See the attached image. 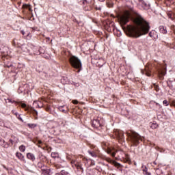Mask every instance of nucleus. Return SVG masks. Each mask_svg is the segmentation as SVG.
Masks as SVG:
<instances>
[{
	"instance_id": "39448f33",
	"label": "nucleus",
	"mask_w": 175,
	"mask_h": 175,
	"mask_svg": "<svg viewBox=\"0 0 175 175\" xmlns=\"http://www.w3.org/2000/svg\"><path fill=\"white\" fill-rule=\"evenodd\" d=\"M115 135L117 139H119L120 142H125V137L124 136V132L121 131H116Z\"/></svg>"
},
{
	"instance_id": "2eb2a0df",
	"label": "nucleus",
	"mask_w": 175,
	"mask_h": 175,
	"mask_svg": "<svg viewBox=\"0 0 175 175\" xmlns=\"http://www.w3.org/2000/svg\"><path fill=\"white\" fill-rule=\"evenodd\" d=\"M142 171H143V174H145V175H151V173H150V172H147V167L145 166L144 165H142Z\"/></svg>"
},
{
	"instance_id": "de8ad7c7",
	"label": "nucleus",
	"mask_w": 175,
	"mask_h": 175,
	"mask_svg": "<svg viewBox=\"0 0 175 175\" xmlns=\"http://www.w3.org/2000/svg\"><path fill=\"white\" fill-rule=\"evenodd\" d=\"M92 165H95V163H94V161H92Z\"/></svg>"
},
{
	"instance_id": "4be33fe9",
	"label": "nucleus",
	"mask_w": 175,
	"mask_h": 175,
	"mask_svg": "<svg viewBox=\"0 0 175 175\" xmlns=\"http://www.w3.org/2000/svg\"><path fill=\"white\" fill-rule=\"evenodd\" d=\"M5 68H12L13 64L12 62H8L4 65Z\"/></svg>"
},
{
	"instance_id": "3c124183",
	"label": "nucleus",
	"mask_w": 175,
	"mask_h": 175,
	"mask_svg": "<svg viewBox=\"0 0 175 175\" xmlns=\"http://www.w3.org/2000/svg\"><path fill=\"white\" fill-rule=\"evenodd\" d=\"M118 165H120V163H118Z\"/></svg>"
},
{
	"instance_id": "6ab92c4d",
	"label": "nucleus",
	"mask_w": 175,
	"mask_h": 175,
	"mask_svg": "<svg viewBox=\"0 0 175 175\" xmlns=\"http://www.w3.org/2000/svg\"><path fill=\"white\" fill-rule=\"evenodd\" d=\"M39 103H40V101H34L33 102V105L36 106H38V107H39L40 109H42V107H43V105H39Z\"/></svg>"
},
{
	"instance_id": "0eeeda50",
	"label": "nucleus",
	"mask_w": 175,
	"mask_h": 175,
	"mask_svg": "<svg viewBox=\"0 0 175 175\" xmlns=\"http://www.w3.org/2000/svg\"><path fill=\"white\" fill-rule=\"evenodd\" d=\"M139 2L144 10H148L150 9V3L144 1V0H139Z\"/></svg>"
},
{
	"instance_id": "9d476101",
	"label": "nucleus",
	"mask_w": 175,
	"mask_h": 175,
	"mask_svg": "<svg viewBox=\"0 0 175 175\" xmlns=\"http://www.w3.org/2000/svg\"><path fill=\"white\" fill-rule=\"evenodd\" d=\"M27 159H29V161H31L32 162L35 161V159H36L35 154L31 152H28L27 154Z\"/></svg>"
},
{
	"instance_id": "c03bdc74",
	"label": "nucleus",
	"mask_w": 175,
	"mask_h": 175,
	"mask_svg": "<svg viewBox=\"0 0 175 175\" xmlns=\"http://www.w3.org/2000/svg\"><path fill=\"white\" fill-rule=\"evenodd\" d=\"M4 147H5V148H8L9 147V145H5Z\"/></svg>"
},
{
	"instance_id": "cd10ccee",
	"label": "nucleus",
	"mask_w": 175,
	"mask_h": 175,
	"mask_svg": "<svg viewBox=\"0 0 175 175\" xmlns=\"http://www.w3.org/2000/svg\"><path fill=\"white\" fill-rule=\"evenodd\" d=\"M150 128H152V129H157V128H158V124H152V125L150 126Z\"/></svg>"
},
{
	"instance_id": "20e7f679",
	"label": "nucleus",
	"mask_w": 175,
	"mask_h": 175,
	"mask_svg": "<svg viewBox=\"0 0 175 175\" xmlns=\"http://www.w3.org/2000/svg\"><path fill=\"white\" fill-rule=\"evenodd\" d=\"M118 17L120 24H122V25H125V24L129 21L131 12H129V11H124L121 14H119Z\"/></svg>"
},
{
	"instance_id": "a878e982",
	"label": "nucleus",
	"mask_w": 175,
	"mask_h": 175,
	"mask_svg": "<svg viewBox=\"0 0 175 175\" xmlns=\"http://www.w3.org/2000/svg\"><path fill=\"white\" fill-rule=\"evenodd\" d=\"M58 109L59 111H62V113H66V110L64 109V106L59 107Z\"/></svg>"
},
{
	"instance_id": "412c9836",
	"label": "nucleus",
	"mask_w": 175,
	"mask_h": 175,
	"mask_svg": "<svg viewBox=\"0 0 175 175\" xmlns=\"http://www.w3.org/2000/svg\"><path fill=\"white\" fill-rule=\"evenodd\" d=\"M23 8H25V9H28L29 12H32V8H31V5L28 4H24Z\"/></svg>"
},
{
	"instance_id": "dca6fc26",
	"label": "nucleus",
	"mask_w": 175,
	"mask_h": 175,
	"mask_svg": "<svg viewBox=\"0 0 175 175\" xmlns=\"http://www.w3.org/2000/svg\"><path fill=\"white\" fill-rule=\"evenodd\" d=\"M42 173L44 175H51V169H42Z\"/></svg>"
},
{
	"instance_id": "c756f323",
	"label": "nucleus",
	"mask_w": 175,
	"mask_h": 175,
	"mask_svg": "<svg viewBox=\"0 0 175 175\" xmlns=\"http://www.w3.org/2000/svg\"><path fill=\"white\" fill-rule=\"evenodd\" d=\"M52 158H57L58 157V153L57 152H52L51 153Z\"/></svg>"
},
{
	"instance_id": "ddd939ff",
	"label": "nucleus",
	"mask_w": 175,
	"mask_h": 175,
	"mask_svg": "<svg viewBox=\"0 0 175 175\" xmlns=\"http://www.w3.org/2000/svg\"><path fill=\"white\" fill-rule=\"evenodd\" d=\"M159 29L161 33H163V35H166V33H167V30L166 29V27L164 26H160L159 27Z\"/></svg>"
},
{
	"instance_id": "a19ab883",
	"label": "nucleus",
	"mask_w": 175,
	"mask_h": 175,
	"mask_svg": "<svg viewBox=\"0 0 175 175\" xmlns=\"http://www.w3.org/2000/svg\"><path fill=\"white\" fill-rule=\"evenodd\" d=\"M111 156H112V157H116V152H113V153L111 154Z\"/></svg>"
},
{
	"instance_id": "49530a36",
	"label": "nucleus",
	"mask_w": 175,
	"mask_h": 175,
	"mask_svg": "<svg viewBox=\"0 0 175 175\" xmlns=\"http://www.w3.org/2000/svg\"><path fill=\"white\" fill-rule=\"evenodd\" d=\"M100 2H104L105 0H99Z\"/></svg>"
},
{
	"instance_id": "f3484780",
	"label": "nucleus",
	"mask_w": 175,
	"mask_h": 175,
	"mask_svg": "<svg viewBox=\"0 0 175 175\" xmlns=\"http://www.w3.org/2000/svg\"><path fill=\"white\" fill-rule=\"evenodd\" d=\"M97 64L98 66H103L106 62H105V59H99L98 62H97Z\"/></svg>"
},
{
	"instance_id": "4468645a",
	"label": "nucleus",
	"mask_w": 175,
	"mask_h": 175,
	"mask_svg": "<svg viewBox=\"0 0 175 175\" xmlns=\"http://www.w3.org/2000/svg\"><path fill=\"white\" fill-rule=\"evenodd\" d=\"M16 157L20 159V161H23V162H25V159L24 157V155H23L21 152H16Z\"/></svg>"
},
{
	"instance_id": "09e8293b",
	"label": "nucleus",
	"mask_w": 175,
	"mask_h": 175,
	"mask_svg": "<svg viewBox=\"0 0 175 175\" xmlns=\"http://www.w3.org/2000/svg\"><path fill=\"white\" fill-rule=\"evenodd\" d=\"M18 90H19V91H20V90H21V88H19V89H18Z\"/></svg>"
},
{
	"instance_id": "bb28decb",
	"label": "nucleus",
	"mask_w": 175,
	"mask_h": 175,
	"mask_svg": "<svg viewBox=\"0 0 175 175\" xmlns=\"http://www.w3.org/2000/svg\"><path fill=\"white\" fill-rule=\"evenodd\" d=\"M153 88H154V90L157 92L159 91V86L155 83L153 84Z\"/></svg>"
},
{
	"instance_id": "423d86ee",
	"label": "nucleus",
	"mask_w": 175,
	"mask_h": 175,
	"mask_svg": "<svg viewBox=\"0 0 175 175\" xmlns=\"http://www.w3.org/2000/svg\"><path fill=\"white\" fill-rule=\"evenodd\" d=\"M71 165H72V167L77 169V170H81V172L83 171V166L81 165V163H80L76 161H72Z\"/></svg>"
},
{
	"instance_id": "a211bd4d",
	"label": "nucleus",
	"mask_w": 175,
	"mask_h": 175,
	"mask_svg": "<svg viewBox=\"0 0 175 175\" xmlns=\"http://www.w3.org/2000/svg\"><path fill=\"white\" fill-rule=\"evenodd\" d=\"M14 116H16V118H18L19 121H21V122H24V120H23V118H21V115L18 114V113L15 112Z\"/></svg>"
},
{
	"instance_id": "7c9ffc66",
	"label": "nucleus",
	"mask_w": 175,
	"mask_h": 175,
	"mask_svg": "<svg viewBox=\"0 0 175 175\" xmlns=\"http://www.w3.org/2000/svg\"><path fill=\"white\" fill-rule=\"evenodd\" d=\"M62 174L63 175H70V174L65 170H62Z\"/></svg>"
},
{
	"instance_id": "9b49d317",
	"label": "nucleus",
	"mask_w": 175,
	"mask_h": 175,
	"mask_svg": "<svg viewBox=\"0 0 175 175\" xmlns=\"http://www.w3.org/2000/svg\"><path fill=\"white\" fill-rule=\"evenodd\" d=\"M141 73H142V75H146L148 77L151 76V73H150V70H148L147 67H146L144 70H142Z\"/></svg>"
},
{
	"instance_id": "72a5a7b5",
	"label": "nucleus",
	"mask_w": 175,
	"mask_h": 175,
	"mask_svg": "<svg viewBox=\"0 0 175 175\" xmlns=\"http://www.w3.org/2000/svg\"><path fill=\"white\" fill-rule=\"evenodd\" d=\"M42 140H39V141H38V147L40 148H42V146H40V144H42Z\"/></svg>"
},
{
	"instance_id": "f704fd0d",
	"label": "nucleus",
	"mask_w": 175,
	"mask_h": 175,
	"mask_svg": "<svg viewBox=\"0 0 175 175\" xmlns=\"http://www.w3.org/2000/svg\"><path fill=\"white\" fill-rule=\"evenodd\" d=\"M72 103H73L74 105H77V103H79V101H77V100H72Z\"/></svg>"
},
{
	"instance_id": "1a4fd4ad",
	"label": "nucleus",
	"mask_w": 175,
	"mask_h": 175,
	"mask_svg": "<svg viewBox=\"0 0 175 175\" xmlns=\"http://www.w3.org/2000/svg\"><path fill=\"white\" fill-rule=\"evenodd\" d=\"M100 121H99V120L96 119L92 121V126L94 128H98V126H100Z\"/></svg>"
},
{
	"instance_id": "c85d7f7f",
	"label": "nucleus",
	"mask_w": 175,
	"mask_h": 175,
	"mask_svg": "<svg viewBox=\"0 0 175 175\" xmlns=\"http://www.w3.org/2000/svg\"><path fill=\"white\" fill-rule=\"evenodd\" d=\"M27 126L29 128H36L37 125L35 124H28Z\"/></svg>"
},
{
	"instance_id": "4c0bfd02",
	"label": "nucleus",
	"mask_w": 175,
	"mask_h": 175,
	"mask_svg": "<svg viewBox=\"0 0 175 175\" xmlns=\"http://www.w3.org/2000/svg\"><path fill=\"white\" fill-rule=\"evenodd\" d=\"M21 32L22 35H25V31H24V30H22Z\"/></svg>"
},
{
	"instance_id": "aec40b11",
	"label": "nucleus",
	"mask_w": 175,
	"mask_h": 175,
	"mask_svg": "<svg viewBox=\"0 0 175 175\" xmlns=\"http://www.w3.org/2000/svg\"><path fill=\"white\" fill-rule=\"evenodd\" d=\"M88 154H90L91 157H93V158H96L97 157L96 153H95V152H92L91 150H88Z\"/></svg>"
},
{
	"instance_id": "79ce46f5",
	"label": "nucleus",
	"mask_w": 175,
	"mask_h": 175,
	"mask_svg": "<svg viewBox=\"0 0 175 175\" xmlns=\"http://www.w3.org/2000/svg\"><path fill=\"white\" fill-rule=\"evenodd\" d=\"M168 16H169V17H170V18L171 20H173V17H172L171 15H168Z\"/></svg>"
},
{
	"instance_id": "b1692460",
	"label": "nucleus",
	"mask_w": 175,
	"mask_h": 175,
	"mask_svg": "<svg viewBox=\"0 0 175 175\" xmlns=\"http://www.w3.org/2000/svg\"><path fill=\"white\" fill-rule=\"evenodd\" d=\"M37 166L39 169H43V167H44V165H43L42 162H38Z\"/></svg>"
},
{
	"instance_id": "f03ea898",
	"label": "nucleus",
	"mask_w": 175,
	"mask_h": 175,
	"mask_svg": "<svg viewBox=\"0 0 175 175\" xmlns=\"http://www.w3.org/2000/svg\"><path fill=\"white\" fill-rule=\"evenodd\" d=\"M126 135L128 142L131 143L133 146H137L140 142H143V139H144V137L140 136L139 133L134 131L127 132Z\"/></svg>"
},
{
	"instance_id": "8fccbe9b",
	"label": "nucleus",
	"mask_w": 175,
	"mask_h": 175,
	"mask_svg": "<svg viewBox=\"0 0 175 175\" xmlns=\"http://www.w3.org/2000/svg\"><path fill=\"white\" fill-rule=\"evenodd\" d=\"M13 111V113L14 114V113H16V112H14V111Z\"/></svg>"
},
{
	"instance_id": "f257e3e1",
	"label": "nucleus",
	"mask_w": 175,
	"mask_h": 175,
	"mask_svg": "<svg viewBox=\"0 0 175 175\" xmlns=\"http://www.w3.org/2000/svg\"><path fill=\"white\" fill-rule=\"evenodd\" d=\"M132 20L133 25H130L127 27L129 36L137 39L150 32V23L139 12L134 11Z\"/></svg>"
},
{
	"instance_id": "c9c22d12",
	"label": "nucleus",
	"mask_w": 175,
	"mask_h": 175,
	"mask_svg": "<svg viewBox=\"0 0 175 175\" xmlns=\"http://www.w3.org/2000/svg\"><path fill=\"white\" fill-rule=\"evenodd\" d=\"M10 144H11V146H13V143H14V142L13 141V139H10L9 140Z\"/></svg>"
},
{
	"instance_id": "58836bf2",
	"label": "nucleus",
	"mask_w": 175,
	"mask_h": 175,
	"mask_svg": "<svg viewBox=\"0 0 175 175\" xmlns=\"http://www.w3.org/2000/svg\"><path fill=\"white\" fill-rule=\"evenodd\" d=\"M55 175H63V174H62V171H61L60 173L56 174Z\"/></svg>"
},
{
	"instance_id": "e433bc0d",
	"label": "nucleus",
	"mask_w": 175,
	"mask_h": 175,
	"mask_svg": "<svg viewBox=\"0 0 175 175\" xmlns=\"http://www.w3.org/2000/svg\"><path fill=\"white\" fill-rule=\"evenodd\" d=\"M8 102L10 103H14V100H12V99H8Z\"/></svg>"
},
{
	"instance_id": "6e6552de",
	"label": "nucleus",
	"mask_w": 175,
	"mask_h": 175,
	"mask_svg": "<svg viewBox=\"0 0 175 175\" xmlns=\"http://www.w3.org/2000/svg\"><path fill=\"white\" fill-rule=\"evenodd\" d=\"M143 43L144 42L142 39L137 40L133 42L135 47H142V46H143Z\"/></svg>"
},
{
	"instance_id": "2f4dec72",
	"label": "nucleus",
	"mask_w": 175,
	"mask_h": 175,
	"mask_svg": "<svg viewBox=\"0 0 175 175\" xmlns=\"http://www.w3.org/2000/svg\"><path fill=\"white\" fill-rule=\"evenodd\" d=\"M163 105H165V106H169V101H167V100H164L163 101Z\"/></svg>"
},
{
	"instance_id": "f8f14e48",
	"label": "nucleus",
	"mask_w": 175,
	"mask_h": 175,
	"mask_svg": "<svg viewBox=\"0 0 175 175\" xmlns=\"http://www.w3.org/2000/svg\"><path fill=\"white\" fill-rule=\"evenodd\" d=\"M159 76L160 79H163V76H165V75H166V71H164L163 70H162V68H159Z\"/></svg>"
},
{
	"instance_id": "473e14b6",
	"label": "nucleus",
	"mask_w": 175,
	"mask_h": 175,
	"mask_svg": "<svg viewBox=\"0 0 175 175\" xmlns=\"http://www.w3.org/2000/svg\"><path fill=\"white\" fill-rule=\"evenodd\" d=\"M21 107H23V109H25V110H28V109L27 108V104L25 103H22Z\"/></svg>"
},
{
	"instance_id": "7ed1b4c3",
	"label": "nucleus",
	"mask_w": 175,
	"mask_h": 175,
	"mask_svg": "<svg viewBox=\"0 0 175 175\" xmlns=\"http://www.w3.org/2000/svg\"><path fill=\"white\" fill-rule=\"evenodd\" d=\"M69 62L71 66L74 68V69L77 70V72L80 73L83 66V65L81 64V60H80L79 57L72 55L69 58Z\"/></svg>"
},
{
	"instance_id": "393cba45",
	"label": "nucleus",
	"mask_w": 175,
	"mask_h": 175,
	"mask_svg": "<svg viewBox=\"0 0 175 175\" xmlns=\"http://www.w3.org/2000/svg\"><path fill=\"white\" fill-rule=\"evenodd\" d=\"M155 33H157V32H155V31H152L149 33V36H150V38H155Z\"/></svg>"
},
{
	"instance_id": "ea45409f",
	"label": "nucleus",
	"mask_w": 175,
	"mask_h": 175,
	"mask_svg": "<svg viewBox=\"0 0 175 175\" xmlns=\"http://www.w3.org/2000/svg\"><path fill=\"white\" fill-rule=\"evenodd\" d=\"M96 10H100V7H96Z\"/></svg>"
},
{
	"instance_id": "5701e85b",
	"label": "nucleus",
	"mask_w": 175,
	"mask_h": 175,
	"mask_svg": "<svg viewBox=\"0 0 175 175\" xmlns=\"http://www.w3.org/2000/svg\"><path fill=\"white\" fill-rule=\"evenodd\" d=\"M19 150L21 151V152H25V146L21 145L19 146Z\"/></svg>"
},
{
	"instance_id": "a18cd8bd",
	"label": "nucleus",
	"mask_w": 175,
	"mask_h": 175,
	"mask_svg": "<svg viewBox=\"0 0 175 175\" xmlns=\"http://www.w3.org/2000/svg\"><path fill=\"white\" fill-rule=\"evenodd\" d=\"M34 111H35L36 114H38V111L34 110Z\"/></svg>"
},
{
	"instance_id": "37998d69",
	"label": "nucleus",
	"mask_w": 175,
	"mask_h": 175,
	"mask_svg": "<svg viewBox=\"0 0 175 175\" xmlns=\"http://www.w3.org/2000/svg\"><path fill=\"white\" fill-rule=\"evenodd\" d=\"M156 105L157 106H159V107H161V105H159V103H157Z\"/></svg>"
}]
</instances>
